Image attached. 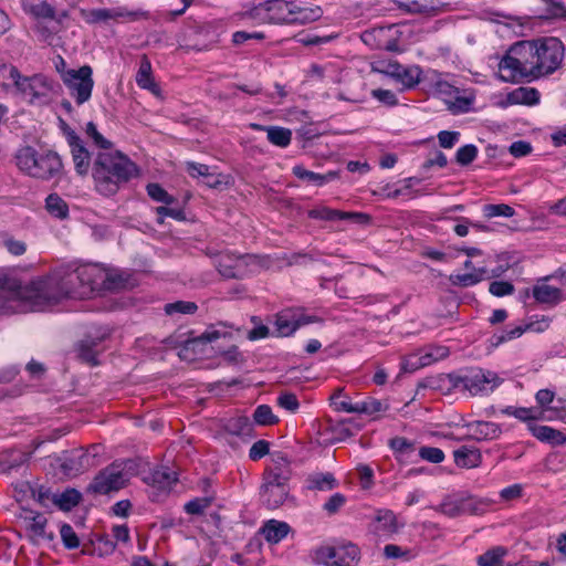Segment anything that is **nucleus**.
<instances>
[{
  "label": "nucleus",
  "instance_id": "nucleus-1",
  "mask_svg": "<svg viewBox=\"0 0 566 566\" xmlns=\"http://www.w3.org/2000/svg\"><path fill=\"white\" fill-rule=\"evenodd\" d=\"M75 269L61 268L22 285L15 279L0 275V315L44 311L65 297L78 298Z\"/></svg>",
  "mask_w": 566,
  "mask_h": 566
},
{
  "label": "nucleus",
  "instance_id": "nucleus-2",
  "mask_svg": "<svg viewBox=\"0 0 566 566\" xmlns=\"http://www.w3.org/2000/svg\"><path fill=\"white\" fill-rule=\"evenodd\" d=\"M85 132L99 148L92 165L95 190L105 197L114 196L124 184L138 175V168L127 156L111 150L113 143L97 130L94 123H87Z\"/></svg>",
  "mask_w": 566,
  "mask_h": 566
},
{
  "label": "nucleus",
  "instance_id": "nucleus-3",
  "mask_svg": "<svg viewBox=\"0 0 566 566\" xmlns=\"http://www.w3.org/2000/svg\"><path fill=\"white\" fill-rule=\"evenodd\" d=\"M248 15L261 23L306 24L318 20L323 10L318 6L298 7L295 2L268 0L249 10Z\"/></svg>",
  "mask_w": 566,
  "mask_h": 566
},
{
  "label": "nucleus",
  "instance_id": "nucleus-4",
  "mask_svg": "<svg viewBox=\"0 0 566 566\" xmlns=\"http://www.w3.org/2000/svg\"><path fill=\"white\" fill-rule=\"evenodd\" d=\"M536 52V41H522L512 45L499 63L500 78L504 82L538 78Z\"/></svg>",
  "mask_w": 566,
  "mask_h": 566
},
{
  "label": "nucleus",
  "instance_id": "nucleus-5",
  "mask_svg": "<svg viewBox=\"0 0 566 566\" xmlns=\"http://www.w3.org/2000/svg\"><path fill=\"white\" fill-rule=\"evenodd\" d=\"M17 165L29 176L39 179H51L63 168L62 159L56 153L36 154L31 147H25L18 153Z\"/></svg>",
  "mask_w": 566,
  "mask_h": 566
},
{
  "label": "nucleus",
  "instance_id": "nucleus-6",
  "mask_svg": "<svg viewBox=\"0 0 566 566\" xmlns=\"http://www.w3.org/2000/svg\"><path fill=\"white\" fill-rule=\"evenodd\" d=\"M137 462L132 459L114 461L94 478L88 490L98 494L118 491L137 474Z\"/></svg>",
  "mask_w": 566,
  "mask_h": 566
},
{
  "label": "nucleus",
  "instance_id": "nucleus-7",
  "mask_svg": "<svg viewBox=\"0 0 566 566\" xmlns=\"http://www.w3.org/2000/svg\"><path fill=\"white\" fill-rule=\"evenodd\" d=\"M73 279L78 280V298L90 297L91 294L101 287L105 290H118L124 287L125 281L122 275L107 274L94 264H85L75 268Z\"/></svg>",
  "mask_w": 566,
  "mask_h": 566
},
{
  "label": "nucleus",
  "instance_id": "nucleus-8",
  "mask_svg": "<svg viewBox=\"0 0 566 566\" xmlns=\"http://www.w3.org/2000/svg\"><path fill=\"white\" fill-rule=\"evenodd\" d=\"M454 388L467 390L472 396L492 392L502 382L497 374L491 370L471 369L450 376Z\"/></svg>",
  "mask_w": 566,
  "mask_h": 566
},
{
  "label": "nucleus",
  "instance_id": "nucleus-9",
  "mask_svg": "<svg viewBox=\"0 0 566 566\" xmlns=\"http://www.w3.org/2000/svg\"><path fill=\"white\" fill-rule=\"evenodd\" d=\"M537 77L549 75L558 70L564 60L565 48L557 38H545L536 41Z\"/></svg>",
  "mask_w": 566,
  "mask_h": 566
},
{
  "label": "nucleus",
  "instance_id": "nucleus-10",
  "mask_svg": "<svg viewBox=\"0 0 566 566\" xmlns=\"http://www.w3.org/2000/svg\"><path fill=\"white\" fill-rule=\"evenodd\" d=\"M92 67L84 65L78 70H70L62 74L65 85L71 90V95L78 105L87 102L92 95L94 81Z\"/></svg>",
  "mask_w": 566,
  "mask_h": 566
},
{
  "label": "nucleus",
  "instance_id": "nucleus-11",
  "mask_svg": "<svg viewBox=\"0 0 566 566\" xmlns=\"http://www.w3.org/2000/svg\"><path fill=\"white\" fill-rule=\"evenodd\" d=\"M61 129L70 147L75 171L80 176H86L92 163L88 149L81 137L64 120H61Z\"/></svg>",
  "mask_w": 566,
  "mask_h": 566
},
{
  "label": "nucleus",
  "instance_id": "nucleus-12",
  "mask_svg": "<svg viewBox=\"0 0 566 566\" xmlns=\"http://www.w3.org/2000/svg\"><path fill=\"white\" fill-rule=\"evenodd\" d=\"M15 91L31 104H45L52 91V83L43 75L22 76Z\"/></svg>",
  "mask_w": 566,
  "mask_h": 566
},
{
  "label": "nucleus",
  "instance_id": "nucleus-13",
  "mask_svg": "<svg viewBox=\"0 0 566 566\" xmlns=\"http://www.w3.org/2000/svg\"><path fill=\"white\" fill-rule=\"evenodd\" d=\"M374 70L395 78L405 90L415 87L422 73L419 66H402L396 61L380 62Z\"/></svg>",
  "mask_w": 566,
  "mask_h": 566
},
{
  "label": "nucleus",
  "instance_id": "nucleus-14",
  "mask_svg": "<svg viewBox=\"0 0 566 566\" xmlns=\"http://www.w3.org/2000/svg\"><path fill=\"white\" fill-rule=\"evenodd\" d=\"M255 261L254 255L221 253L216 261L219 273L227 279H241L248 272V265Z\"/></svg>",
  "mask_w": 566,
  "mask_h": 566
},
{
  "label": "nucleus",
  "instance_id": "nucleus-15",
  "mask_svg": "<svg viewBox=\"0 0 566 566\" xmlns=\"http://www.w3.org/2000/svg\"><path fill=\"white\" fill-rule=\"evenodd\" d=\"M107 336V329L98 331L95 335L85 336L77 346L80 359L91 366L98 365L97 356L104 350L101 344Z\"/></svg>",
  "mask_w": 566,
  "mask_h": 566
},
{
  "label": "nucleus",
  "instance_id": "nucleus-16",
  "mask_svg": "<svg viewBox=\"0 0 566 566\" xmlns=\"http://www.w3.org/2000/svg\"><path fill=\"white\" fill-rule=\"evenodd\" d=\"M313 322L311 317L297 315L292 311H282L275 318V333L277 336H290L300 326Z\"/></svg>",
  "mask_w": 566,
  "mask_h": 566
},
{
  "label": "nucleus",
  "instance_id": "nucleus-17",
  "mask_svg": "<svg viewBox=\"0 0 566 566\" xmlns=\"http://www.w3.org/2000/svg\"><path fill=\"white\" fill-rule=\"evenodd\" d=\"M81 17L90 24L106 22L108 20H119L122 18L135 19L136 13L126 11L122 8H113V9H93L80 10Z\"/></svg>",
  "mask_w": 566,
  "mask_h": 566
},
{
  "label": "nucleus",
  "instance_id": "nucleus-18",
  "mask_svg": "<svg viewBox=\"0 0 566 566\" xmlns=\"http://www.w3.org/2000/svg\"><path fill=\"white\" fill-rule=\"evenodd\" d=\"M308 217L312 219H319L326 221L335 220H350L354 222H364L369 218L367 214L359 212H344L328 207H318L308 211Z\"/></svg>",
  "mask_w": 566,
  "mask_h": 566
},
{
  "label": "nucleus",
  "instance_id": "nucleus-19",
  "mask_svg": "<svg viewBox=\"0 0 566 566\" xmlns=\"http://www.w3.org/2000/svg\"><path fill=\"white\" fill-rule=\"evenodd\" d=\"M144 482L157 490L159 493L170 491L172 484L177 482V475L169 468L160 467L153 470L144 478Z\"/></svg>",
  "mask_w": 566,
  "mask_h": 566
},
{
  "label": "nucleus",
  "instance_id": "nucleus-20",
  "mask_svg": "<svg viewBox=\"0 0 566 566\" xmlns=\"http://www.w3.org/2000/svg\"><path fill=\"white\" fill-rule=\"evenodd\" d=\"M48 520L44 515L38 513L30 518L28 525V532L31 541L34 544H41L42 542H50L54 538L52 532H46Z\"/></svg>",
  "mask_w": 566,
  "mask_h": 566
},
{
  "label": "nucleus",
  "instance_id": "nucleus-21",
  "mask_svg": "<svg viewBox=\"0 0 566 566\" xmlns=\"http://www.w3.org/2000/svg\"><path fill=\"white\" fill-rule=\"evenodd\" d=\"M289 495L287 486L263 485L261 499L264 505L270 510L280 507Z\"/></svg>",
  "mask_w": 566,
  "mask_h": 566
},
{
  "label": "nucleus",
  "instance_id": "nucleus-22",
  "mask_svg": "<svg viewBox=\"0 0 566 566\" xmlns=\"http://www.w3.org/2000/svg\"><path fill=\"white\" fill-rule=\"evenodd\" d=\"M136 83L140 88L148 90L154 95L160 94V88L154 81L151 74V64L146 55L142 57L138 72L136 74Z\"/></svg>",
  "mask_w": 566,
  "mask_h": 566
},
{
  "label": "nucleus",
  "instance_id": "nucleus-23",
  "mask_svg": "<svg viewBox=\"0 0 566 566\" xmlns=\"http://www.w3.org/2000/svg\"><path fill=\"white\" fill-rule=\"evenodd\" d=\"M291 527L287 523L270 520L261 528V534L264 536L266 542L271 544H277L290 533Z\"/></svg>",
  "mask_w": 566,
  "mask_h": 566
},
{
  "label": "nucleus",
  "instance_id": "nucleus-24",
  "mask_svg": "<svg viewBox=\"0 0 566 566\" xmlns=\"http://www.w3.org/2000/svg\"><path fill=\"white\" fill-rule=\"evenodd\" d=\"M468 429L476 440H492L501 434V428L494 422L473 421L468 424Z\"/></svg>",
  "mask_w": 566,
  "mask_h": 566
},
{
  "label": "nucleus",
  "instance_id": "nucleus-25",
  "mask_svg": "<svg viewBox=\"0 0 566 566\" xmlns=\"http://www.w3.org/2000/svg\"><path fill=\"white\" fill-rule=\"evenodd\" d=\"M282 465H274L270 469L264 476L263 485H275L287 486V482L291 478L290 463L286 458H282Z\"/></svg>",
  "mask_w": 566,
  "mask_h": 566
},
{
  "label": "nucleus",
  "instance_id": "nucleus-26",
  "mask_svg": "<svg viewBox=\"0 0 566 566\" xmlns=\"http://www.w3.org/2000/svg\"><path fill=\"white\" fill-rule=\"evenodd\" d=\"M293 175L301 180L314 184L316 186H324L325 184L335 180L338 177L337 171H328L327 174H316L307 170L301 165H296L292 169Z\"/></svg>",
  "mask_w": 566,
  "mask_h": 566
},
{
  "label": "nucleus",
  "instance_id": "nucleus-27",
  "mask_svg": "<svg viewBox=\"0 0 566 566\" xmlns=\"http://www.w3.org/2000/svg\"><path fill=\"white\" fill-rule=\"evenodd\" d=\"M486 274L488 268L485 265H481L478 269H474L473 272L451 275L450 282L455 286L468 287L486 279Z\"/></svg>",
  "mask_w": 566,
  "mask_h": 566
},
{
  "label": "nucleus",
  "instance_id": "nucleus-28",
  "mask_svg": "<svg viewBox=\"0 0 566 566\" xmlns=\"http://www.w3.org/2000/svg\"><path fill=\"white\" fill-rule=\"evenodd\" d=\"M454 461L461 468H476L481 462V453L478 449L461 447L453 452Z\"/></svg>",
  "mask_w": 566,
  "mask_h": 566
},
{
  "label": "nucleus",
  "instance_id": "nucleus-29",
  "mask_svg": "<svg viewBox=\"0 0 566 566\" xmlns=\"http://www.w3.org/2000/svg\"><path fill=\"white\" fill-rule=\"evenodd\" d=\"M255 129H264L268 133V139L275 146L286 147L290 145L292 139V132L289 128L280 126L262 127L258 124H252Z\"/></svg>",
  "mask_w": 566,
  "mask_h": 566
},
{
  "label": "nucleus",
  "instance_id": "nucleus-30",
  "mask_svg": "<svg viewBox=\"0 0 566 566\" xmlns=\"http://www.w3.org/2000/svg\"><path fill=\"white\" fill-rule=\"evenodd\" d=\"M306 485L308 490L329 491L337 486V481L329 472H317L307 476Z\"/></svg>",
  "mask_w": 566,
  "mask_h": 566
},
{
  "label": "nucleus",
  "instance_id": "nucleus-31",
  "mask_svg": "<svg viewBox=\"0 0 566 566\" xmlns=\"http://www.w3.org/2000/svg\"><path fill=\"white\" fill-rule=\"evenodd\" d=\"M223 428L228 433L238 437H251L252 433V423L245 416H238L228 419Z\"/></svg>",
  "mask_w": 566,
  "mask_h": 566
},
{
  "label": "nucleus",
  "instance_id": "nucleus-32",
  "mask_svg": "<svg viewBox=\"0 0 566 566\" xmlns=\"http://www.w3.org/2000/svg\"><path fill=\"white\" fill-rule=\"evenodd\" d=\"M359 560V548L354 544H347L336 548L334 566H356Z\"/></svg>",
  "mask_w": 566,
  "mask_h": 566
},
{
  "label": "nucleus",
  "instance_id": "nucleus-33",
  "mask_svg": "<svg viewBox=\"0 0 566 566\" xmlns=\"http://www.w3.org/2000/svg\"><path fill=\"white\" fill-rule=\"evenodd\" d=\"M511 104L535 105L539 102V93L533 87H518L507 94Z\"/></svg>",
  "mask_w": 566,
  "mask_h": 566
},
{
  "label": "nucleus",
  "instance_id": "nucleus-34",
  "mask_svg": "<svg viewBox=\"0 0 566 566\" xmlns=\"http://www.w3.org/2000/svg\"><path fill=\"white\" fill-rule=\"evenodd\" d=\"M534 437L541 441L549 442L555 446H563L566 443V436L547 426H535L532 428Z\"/></svg>",
  "mask_w": 566,
  "mask_h": 566
},
{
  "label": "nucleus",
  "instance_id": "nucleus-35",
  "mask_svg": "<svg viewBox=\"0 0 566 566\" xmlns=\"http://www.w3.org/2000/svg\"><path fill=\"white\" fill-rule=\"evenodd\" d=\"M462 504V493L451 494L443 499L437 510L449 517H457L463 515Z\"/></svg>",
  "mask_w": 566,
  "mask_h": 566
},
{
  "label": "nucleus",
  "instance_id": "nucleus-36",
  "mask_svg": "<svg viewBox=\"0 0 566 566\" xmlns=\"http://www.w3.org/2000/svg\"><path fill=\"white\" fill-rule=\"evenodd\" d=\"M22 7L35 18H54V9L44 0H22Z\"/></svg>",
  "mask_w": 566,
  "mask_h": 566
},
{
  "label": "nucleus",
  "instance_id": "nucleus-37",
  "mask_svg": "<svg viewBox=\"0 0 566 566\" xmlns=\"http://www.w3.org/2000/svg\"><path fill=\"white\" fill-rule=\"evenodd\" d=\"M81 493L75 489H67L60 494H52V503L63 511H70L78 504Z\"/></svg>",
  "mask_w": 566,
  "mask_h": 566
},
{
  "label": "nucleus",
  "instance_id": "nucleus-38",
  "mask_svg": "<svg viewBox=\"0 0 566 566\" xmlns=\"http://www.w3.org/2000/svg\"><path fill=\"white\" fill-rule=\"evenodd\" d=\"M462 502H463V514H483L486 509L493 503L489 499H476L470 494L462 493Z\"/></svg>",
  "mask_w": 566,
  "mask_h": 566
},
{
  "label": "nucleus",
  "instance_id": "nucleus-39",
  "mask_svg": "<svg viewBox=\"0 0 566 566\" xmlns=\"http://www.w3.org/2000/svg\"><path fill=\"white\" fill-rule=\"evenodd\" d=\"M45 208L52 217L61 220L69 217V206L57 193L48 196L45 199Z\"/></svg>",
  "mask_w": 566,
  "mask_h": 566
},
{
  "label": "nucleus",
  "instance_id": "nucleus-40",
  "mask_svg": "<svg viewBox=\"0 0 566 566\" xmlns=\"http://www.w3.org/2000/svg\"><path fill=\"white\" fill-rule=\"evenodd\" d=\"M506 553V548L502 546L492 547L476 558V564L479 566H502Z\"/></svg>",
  "mask_w": 566,
  "mask_h": 566
},
{
  "label": "nucleus",
  "instance_id": "nucleus-41",
  "mask_svg": "<svg viewBox=\"0 0 566 566\" xmlns=\"http://www.w3.org/2000/svg\"><path fill=\"white\" fill-rule=\"evenodd\" d=\"M533 296L539 303H557L560 300L562 291L548 284H541L534 286Z\"/></svg>",
  "mask_w": 566,
  "mask_h": 566
},
{
  "label": "nucleus",
  "instance_id": "nucleus-42",
  "mask_svg": "<svg viewBox=\"0 0 566 566\" xmlns=\"http://www.w3.org/2000/svg\"><path fill=\"white\" fill-rule=\"evenodd\" d=\"M220 337H221V333L219 331H216V329L206 331L201 335H199L195 338L188 339L185 343L182 352L196 350L198 345L212 343V342L219 339Z\"/></svg>",
  "mask_w": 566,
  "mask_h": 566
},
{
  "label": "nucleus",
  "instance_id": "nucleus-43",
  "mask_svg": "<svg viewBox=\"0 0 566 566\" xmlns=\"http://www.w3.org/2000/svg\"><path fill=\"white\" fill-rule=\"evenodd\" d=\"M197 310V304L189 301H176L174 303H167L164 307L165 313L170 316L175 314H193Z\"/></svg>",
  "mask_w": 566,
  "mask_h": 566
},
{
  "label": "nucleus",
  "instance_id": "nucleus-44",
  "mask_svg": "<svg viewBox=\"0 0 566 566\" xmlns=\"http://www.w3.org/2000/svg\"><path fill=\"white\" fill-rule=\"evenodd\" d=\"M23 75L13 65L3 64L0 66V81L4 87H17V82H20Z\"/></svg>",
  "mask_w": 566,
  "mask_h": 566
},
{
  "label": "nucleus",
  "instance_id": "nucleus-45",
  "mask_svg": "<svg viewBox=\"0 0 566 566\" xmlns=\"http://www.w3.org/2000/svg\"><path fill=\"white\" fill-rule=\"evenodd\" d=\"M430 365V359L423 353H416L407 356L402 363V369L407 373H413L419 368Z\"/></svg>",
  "mask_w": 566,
  "mask_h": 566
},
{
  "label": "nucleus",
  "instance_id": "nucleus-46",
  "mask_svg": "<svg viewBox=\"0 0 566 566\" xmlns=\"http://www.w3.org/2000/svg\"><path fill=\"white\" fill-rule=\"evenodd\" d=\"M253 419L258 424L269 426L277 422V417L273 415L271 407L260 405L253 413Z\"/></svg>",
  "mask_w": 566,
  "mask_h": 566
},
{
  "label": "nucleus",
  "instance_id": "nucleus-47",
  "mask_svg": "<svg viewBox=\"0 0 566 566\" xmlns=\"http://www.w3.org/2000/svg\"><path fill=\"white\" fill-rule=\"evenodd\" d=\"M514 212V209L505 203L485 205L483 207V213L489 219L494 217H512Z\"/></svg>",
  "mask_w": 566,
  "mask_h": 566
},
{
  "label": "nucleus",
  "instance_id": "nucleus-48",
  "mask_svg": "<svg viewBox=\"0 0 566 566\" xmlns=\"http://www.w3.org/2000/svg\"><path fill=\"white\" fill-rule=\"evenodd\" d=\"M336 558V547L322 546L315 551L314 559L317 564L324 566H334Z\"/></svg>",
  "mask_w": 566,
  "mask_h": 566
},
{
  "label": "nucleus",
  "instance_id": "nucleus-49",
  "mask_svg": "<svg viewBox=\"0 0 566 566\" xmlns=\"http://www.w3.org/2000/svg\"><path fill=\"white\" fill-rule=\"evenodd\" d=\"M212 503V497H197L185 504V511L191 515H199L205 512Z\"/></svg>",
  "mask_w": 566,
  "mask_h": 566
},
{
  "label": "nucleus",
  "instance_id": "nucleus-50",
  "mask_svg": "<svg viewBox=\"0 0 566 566\" xmlns=\"http://www.w3.org/2000/svg\"><path fill=\"white\" fill-rule=\"evenodd\" d=\"M147 193L153 200L157 202H163L166 205L174 202V198L168 195V192L158 184H149L147 186Z\"/></svg>",
  "mask_w": 566,
  "mask_h": 566
},
{
  "label": "nucleus",
  "instance_id": "nucleus-51",
  "mask_svg": "<svg viewBox=\"0 0 566 566\" xmlns=\"http://www.w3.org/2000/svg\"><path fill=\"white\" fill-rule=\"evenodd\" d=\"M60 534L62 542L66 548L74 549L78 547V537L71 525L63 524L60 528Z\"/></svg>",
  "mask_w": 566,
  "mask_h": 566
},
{
  "label": "nucleus",
  "instance_id": "nucleus-52",
  "mask_svg": "<svg viewBox=\"0 0 566 566\" xmlns=\"http://www.w3.org/2000/svg\"><path fill=\"white\" fill-rule=\"evenodd\" d=\"M476 155L478 148L474 145L469 144L458 149L455 159L458 164L467 166L475 159Z\"/></svg>",
  "mask_w": 566,
  "mask_h": 566
},
{
  "label": "nucleus",
  "instance_id": "nucleus-53",
  "mask_svg": "<svg viewBox=\"0 0 566 566\" xmlns=\"http://www.w3.org/2000/svg\"><path fill=\"white\" fill-rule=\"evenodd\" d=\"M514 290V285L507 281H493L489 286V292L496 297L511 295Z\"/></svg>",
  "mask_w": 566,
  "mask_h": 566
},
{
  "label": "nucleus",
  "instance_id": "nucleus-54",
  "mask_svg": "<svg viewBox=\"0 0 566 566\" xmlns=\"http://www.w3.org/2000/svg\"><path fill=\"white\" fill-rule=\"evenodd\" d=\"M419 455L421 459L431 463H440L444 460L443 451L433 447H421L419 450Z\"/></svg>",
  "mask_w": 566,
  "mask_h": 566
},
{
  "label": "nucleus",
  "instance_id": "nucleus-55",
  "mask_svg": "<svg viewBox=\"0 0 566 566\" xmlns=\"http://www.w3.org/2000/svg\"><path fill=\"white\" fill-rule=\"evenodd\" d=\"M29 455L24 452L12 453L11 459L3 461L0 468L3 472H10L11 470L18 469L28 461Z\"/></svg>",
  "mask_w": 566,
  "mask_h": 566
},
{
  "label": "nucleus",
  "instance_id": "nucleus-56",
  "mask_svg": "<svg viewBox=\"0 0 566 566\" xmlns=\"http://www.w3.org/2000/svg\"><path fill=\"white\" fill-rule=\"evenodd\" d=\"M277 405L291 412H295L300 407L296 396L292 392H282L277 397Z\"/></svg>",
  "mask_w": 566,
  "mask_h": 566
},
{
  "label": "nucleus",
  "instance_id": "nucleus-57",
  "mask_svg": "<svg viewBox=\"0 0 566 566\" xmlns=\"http://www.w3.org/2000/svg\"><path fill=\"white\" fill-rule=\"evenodd\" d=\"M373 97L386 106H395L398 104L396 94L390 90L377 88L371 91Z\"/></svg>",
  "mask_w": 566,
  "mask_h": 566
},
{
  "label": "nucleus",
  "instance_id": "nucleus-58",
  "mask_svg": "<svg viewBox=\"0 0 566 566\" xmlns=\"http://www.w3.org/2000/svg\"><path fill=\"white\" fill-rule=\"evenodd\" d=\"M3 247L7 249V251L13 255H22L27 251V244L25 242L21 240H15L12 237H6L3 239Z\"/></svg>",
  "mask_w": 566,
  "mask_h": 566
},
{
  "label": "nucleus",
  "instance_id": "nucleus-59",
  "mask_svg": "<svg viewBox=\"0 0 566 566\" xmlns=\"http://www.w3.org/2000/svg\"><path fill=\"white\" fill-rule=\"evenodd\" d=\"M547 6V14L549 18H566V7L563 0H543Z\"/></svg>",
  "mask_w": 566,
  "mask_h": 566
},
{
  "label": "nucleus",
  "instance_id": "nucleus-60",
  "mask_svg": "<svg viewBox=\"0 0 566 566\" xmlns=\"http://www.w3.org/2000/svg\"><path fill=\"white\" fill-rule=\"evenodd\" d=\"M390 447L397 453L405 455L415 450L413 443L402 437H396L390 440Z\"/></svg>",
  "mask_w": 566,
  "mask_h": 566
},
{
  "label": "nucleus",
  "instance_id": "nucleus-61",
  "mask_svg": "<svg viewBox=\"0 0 566 566\" xmlns=\"http://www.w3.org/2000/svg\"><path fill=\"white\" fill-rule=\"evenodd\" d=\"M346 503V496L342 493L333 494L324 504L323 509L329 514H335Z\"/></svg>",
  "mask_w": 566,
  "mask_h": 566
},
{
  "label": "nucleus",
  "instance_id": "nucleus-62",
  "mask_svg": "<svg viewBox=\"0 0 566 566\" xmlns=\"http://www.w3.org/2000/svg\"><path fill=\"white\" fill-rule=\"evenodd\" d=\"M265 35L263 32H247V31H237L232 35V42L235 45H240L245 43L249 40H264Z\"/></svg>",
  "mask_w": 566,
  "mask_h": 566
},
{
  "label": "nucleus",
  "instance_id": "nucleus-63",
  "mask_svg": "<svg viewBox=\"0 0 566 566\" xmlns=\"http://www.w3.org/2000/svg\"><path fill=\"white\" fill-rule=\"evenodd\" d=\"M270 451V444L265 440H259L252 444L249 451L251 460L256 461L266 455Z\"/></svg>",
  "mask_w": 566,
  "mask_h": 566
},
{
  "label": "nucleus",
  "instance_id": "nucleus-64",
  "mask_svg": "<svg viewBox=\"0 0 566 566\" xmlns=\"http://www.w3.org/2000/svg\"><path fill=\"white\" fill-rule=\"evenodd\" d=\"M459 132L441 130L438 134L439 144L443 148H452L459 140Z\"/></svg>",
  "mask_w": 566,
  "mask_h": 566
}]
</instances>
